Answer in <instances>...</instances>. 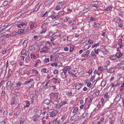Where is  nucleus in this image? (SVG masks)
<instances>
[{
    "label": "nucleus",
    "instance_id": "f257e3e1",
    "mask_svg": "<svg viewBox=\"0 0 124 124\" xmlns=\"http://www.w3.org/2000/svg\"><path fill=\"white\" fill-rule=\"evenodd\" d=\"M59 93H51L49 94V96L51 99L54 100H56L58 97Z\"/></svg>",
    "mask_w": 124,
    "mask_h": 124
},
{
    "label": "nucleus",
    "instance_id": "f03ea898",
    "mask_svg": "<svg viewBox=\"0 0 124 124\" xmlns=\"http://www.w3.org/2000/svg\"><path fill=\"white\" fill-rule=\"evenodd\" d=\"M52 81L51 80H48L46 83L45 84V82H44L43 83V86L45 87L46 89H47L50 87V84L51 83Z\"/></svg>",
    "mask_w": 124,
    "mask_h": 124
},
{
    "label": "nucleus",
    "instance_id": "7ed1b4c3",
    "mask_svg": "<svg viewBox=\"0 0 124 124\" xmlns=\"http://www.w3.org/2000/svg\"><path fill=\"white\" fill-rule=\"evenodd\" d=\"M60 21L58 19H56L54 20L52 22V23L54 25H56L59 24L60 23Z\"/></svg>",
    "mask_w": 124,
    "mask_h": 124
},
{
    "label": "nucleus",
    "instance_id": "20e7f679",
    "mask_svg": "<svg viewBox=\"0 0 124 124\" xmlns=\"http://www.w3.org/2000/svg\"><path fill=\"white\" fill-rule=\"evenodd\" d=\"M98 31H93L92 32L91 35L92 36H97L98 35Z\"/></svg>",
    "mask_w": 124,
    "mask_h": 124
},
{
    "label": "nucleus",
    "instance_id": "39448f33",
    "mask_svg": "<svg viewBox=\"0 0 124 124\" xmlns=\"http://www.w3.org/2000/svg\"><path fill=\"white\" fill-rule=\"evenodd\" d=\"M114 21L116 22H120L122 20L120 18L118 17H116L114 19Z\"/></svg>",
    "mask_w": 124,
    "mask_h": 124
},
{
    "label": "nucleus",
    "instance_id": "423d86ee",
    "mask_svg": "<svg viewBox=\"0 0 124 124\" xmlns=\"http://www.w3.org/2000/svg\"><path fill=\"white\" fill-rule=\"evenodd\" d=\"M61 75L62 78H66L67 77V75L66 72H62Z\"/></svg>",
    "mask_w": 124,
    "mask_h": 124
},
{
    "label": "nucleus",
    "instance_id": "0eeeda50",
    "mask_svg": "<svg viewBox=\"0 0 124 124\" xmlns=\"http://www.w3.org/2000/svg\"><path fill=\"white\" fill-rule=\"evenodd\" d=\"M43 102L44 104L47 105L51 102L52 103V101L51 102L48 99H46L44 100Z\"/></svg>",
    "mask_w": 124,
    "mask_h": 124
},
{
    "label": "nucleus",
    "instance_id": "6e6552de",
    "mask_svg": "<svg viewBox=\"0 0 124 124\" xmlns=\"http://www.w3.org/2000/svg\"><path fill=\"white\" fill-rule=\"evenodd\" d=\"M82 84L81 83L77 84L75 87L76 89L78 90L79 89L82 87Z\"/></svg>",
    "mask_w": 124,
    "mask_h": 124
},
{
    "label": "nucleus",
    "instance_id": "1a4fd4ad",
    "mask_svg": "<svg viewBox=\"0 0 124 124\" xmlns=\"http://www.w3.org/2000/svg\"><path fill=\"white\" fill-rule=\"evenodd\" d=\"M78 116L76 115V114H74L71 118V119L72 121L75 120L77 118H78Z\"/></svg>",
    "mask_w": 124,
    "mask_h": 124
},
{
    "label": "nucleus",
    "instance_id": "9d476101",
    "mask_svg": "<svg viewBox=\"0 0 124 124\" xmlns=\"http://www.w3.org/2000/svg\"><path fill=\"white\" fill-rule=\"evenodd\" d=\"M49 112L50 113V116L53 117L55 115V114L54 111H53V110H50Z\"/></svg>",
    "mask_w": 124,
    "mask_h": 124
},
{
    "label": "nucleus",
    "instance_id": "9b49d317",
    "mask_svg": "<svg viewBox=\"0 0 124 124\" xmlns=\"http://www.w3.org/2000/svg\"><path fill=\"white\" fill-rule=\"evenodd\" d=\"M21 43H22L23 46L25 47L27 46V41L26 40H23L21 41Z\"/></svg>",
    "mask_w": 124,
    "mask_h": 124
},
{
    "label": "nucleus",
    "instance_id": "f8f14e48",
    "mask_svg": "<svg viewBox=\"0 0 124 124\" xmlns=\"http://www.w3.org/2000/svg\"><path fill=\"white\" fill-rule=\"evenodd\" d=\"M98 3V2L97 1H94L91 3L90 5L94 7V6H95L97 5Z\"/></svg>",
    "mask_w": 124,
    "mask_h": 124
},
{
    "label": "nucleus",
    "instance_id": "ddd939ff",
    "mask_svg": "<svg viewBox=\"0 0 124 124\" xmlns=\"http://www.w3.org/2000/svg\"><path fill=\"white\" fill-rule=\"evenodd\" d=\"M104 70V69L103 67L100 66L98 67V71H100L101 72Z\"/></svg>",
    "mask_w": 124,
    "mask_h": 124
},
{
    "label": "nucleus",
    "instance_id": "4468645a",
    "mask_svg": "<svg viewBox=\"0 0 124 124\" xmlns=\"http://www.w3.org/2000/svg\"><path fill=\"white\" fill-rule=\"evenodd\" d=\"M18 100L17 99H14L12 100V104H16L18 103Z\"/></svg>",
    "mask_w": 124,
    "mask_h": 124
},
{
    "label": "nucleus",
    "instance_id": "2eb2a0df",
    "mask_svg": "<svg viewBox=\"0 0 124 124\" xmlns=\"http://www.w3.org/2000/svg\"><path fill=\"white\" fill-rule=\"evenodd\" d=\"M39 117L38 115L37 116V115H34L33 117L32 118L33 121L34 122H36L37 121V118Z\"/></svg>",
    "mask_w": 124,
    "mask_h": 124
},
{
    "label": "nucleus",
    "instance_id": "dca6fc26",
    "mask_svg": "<svg viewBox=\"0 0 124 124\" xmlns=\"http://www.w3.org/2000/svg\"><path fill=\"white\" fill-rule=\"evenodd\" d=\"M91 55L92 57L94 59H95L96 58L97 55L95 54V53L94 51H93L91 53Z\"/></svg>",
    "mask_w": 124,
    "mask_h": 124
},
{
    "label": "nucleus",
    "instance_id": "f3484780",
    "mask_svg": "<svg viewBox=\"0 0 124 124\" xmlns=\"http://www.w3.org/2000/svg\"><path fill=\"white\" fill-rule=\"evenodd\" d=\"M102 50L103 52V54H107L108 53V52L106 50V49L105 48H102Z\"/></svg>",
    "mask_w": 124,
    "mask_h": 124
},
{
    "label": "nucleus",
    "instance_id": "a211bd4d",
    "mask_svg": "<svg viewBox=\"0 0 124 124\" xmlns=\"http://www.w3.org/2000/svg\"><path fill=\"white\" fill-rule=\"evenodd\" d=\"M115 69L114 68H111L108 70L109 72L110 73H113L115 70Z\"/></svg>",
    "mask_w": 124,
    "mask_h": 124
},
{
    "label": "nucleus",
    "instance_id": "6ab92c4d",
    "mask_svg": "<svg viewBox=\"0 0 124 124\" xmlns=\"http://www.w3.org/2000/svg\"><path fill=\"white\" fill-rule=\"evenodd\" d=\"M109 58L111 60H115L116 59V56H111L109 57Z\"/></svg>",
    "mask_w": 124,
    "mask_h": 124
},
{
    "label": "nucleus",
    "instance_id": "aec40b11",
    "mask_svg": "<svg viewBox=\"0 0 124 124\" xmlns=\"http://www.w3.org/2000/svg\"><path fill=\"white\" fill-rule=\"evenodd\" d=\"M62 8L61 6L58 4V5L56 7L55 9L56 10H58Z\"/></svg>",
    "mask_w": 124,
    "mask_h": 124
},
{
    "label": "nucleus",
    "instance_id": "412c9836",
    "mask_svg": "<svg viewBox=\"0 0 124 124\" xmlns=\"http://www.w3.org/2000/svg\"><path fill=\"white\" fill-rule=\"evenodd\" d=\"M100 25L97 23H95L93 24V26L94 27L97 28V27H99Z\"/></svg>",
    "mask_w": 124,
    "mask_h": 124
},
{
    "label": "nucleus",
    "instance_id": "4be33fe9",
    "mask_svg": "<svg viewBox=\"0 0 124 124\" xmlns=\"http://www.w3.org/2000/svg\"><path fill=\"white\" fill-rule=\"evenodd\" d=\"M106 84V82L105 81H102L101 83V85L102 87H104Z\"/></svg>",
    "mask_w": 124,
    "mask_h": 124
},
{
    "label": "nucleus",
    "instance_id": "5701e85b",
    "mask_svg": "<svg viewBox=\"0 0 124 124\" xmlns=\"http://www.w3.org/2000/svg\"><path fill=\"white\" fill-rule=\"evenodd\" d=\"M89 22H91L92 21H95V19L92 17H89Z\"/></svg>",
    "mask_w": 124,
    "mask_h": 124
},
{
    "label": "nucleus",
    "instance_id": "b1692460",
    "mask_svg": "<svg viewBox=\"0 0 124 124\" xmlns=\"http://www.w3.org/2000/svg\"><path fill=\"white\" fill-rule=\"evenodd\" d=\"M39 4H38L36 5L35 6V8L34 10L33 11H37L39 9Z\"/></svg>",
    "mask_w": 124,
    "mask_h": 124
},
{
    "label": "nucleus",
    "instance_id": "393cba45",
    "mask_svg": "<svg viewBox=\"0 0 124 124\" xmlns=\"http://www.w3.org/2000/svg\"><path fill=\"white\" fill-rule=\"evenodd\" d=\"M41 112V111L40 110H39L37 112L36 114L39 116L40 115Z\"/></svg>",
    "mask_w": 124,
    "mask_h": 124
},
{
    "label": "nucleus",
    "instance_id": "a878e982",
    "mask_svg": "<svg viewBox=\"0 0 124 124\" xmlns=\"http://www.w3.org/2000/svg\"><path fill=\"white\" fill-rule=\"evenodd\" d=\"M123 54L122 53H120L118 54V56L117 55V54L116 53V54L115 55L116 56L117 58H119L121 57L122 55Z\"/></svg>",
    "mask_w": 124,
    "mask_h": 124
},
{
    "label": "nucleus",
    "instance_id": "bb28decb",
    "mask_svg": "<svg viewBox=\"0 0 124 124\" xmlns=\"http://www.w3.org/2000/svg\"><path fill=\"white\" fill-rule=\"evenodd\" d=\"M94 53L97 54H98L99 53V49H98L97 50L95 49H94Z\"/></svg>",
    "mask_w": 124,
    "mask_h": 124
},
{
    "label": "nucleus",
    "instance_id": "cd10ccee",
    "mask_svg": "<svg viewBox=\"0 0 124 124\" xmlns=\"http://www.w3.org/2000/svg\"><path fill=\"white\" fill-rule=\"evenodd\" d=\"M31 110L33 111L36 112L37 110V107H33L31 108Z\"/></svg>",
    "mask_w": 124,
    "mask_h": 124
},
{
    "label": "nucleus",
    "instance_id": "c85d7f7f",
    "mask_svg": "<svg viewBox=\"0 0 124 124\" xmlns=\"http://www.w3.org/2000/svg\"><path fill=\"white\" fill-rule=\"evenodd\" d=\"M122 83V82L120 81H118L116 83V86H118L120 85Z\"/></svg>",
    "mask_w": 124,
    "mask_h": 124
},
{
    "label": "nucleus",
    "instance_id": "c756f323",
    "mask_svg": "<svg viewBox=\"0 0 124 124\" xmlns=\"http://www.w3.org/2000/svg\"><path fill=\"white\" fill-rule=\"evenodd\" d=\"M78 109V107L75 108L73 111L72 113H75L77 111Z\"/></svg>",
    "mask_w": 124,
    "mask_h": 124
},
{
    "label": "nucleus",
    "instance_id": "7c9ffc66",
    "mask_svg": "<svg viewBox=\"0 0 124 124\" xmlns=\"http://www.w3.org/2000/svg\"><path fill=\"white\" fill-rule=\"evenodd\" d=\"M23 32V30L22 29L19 30L18 31V33L20 34H22Z\"/></svg>",
    "mask_w": 124,
    "mask_h": 124
},
{
    "label": "nucleus",
    "instance_id": "2f4dec72",
    "mask_svg": "<svg viewBox=\"0 0 124 124\" xmlns=\"http://www.w3.org/2000/svg\"><path fill=\"white\" fill-rule=\"evenodd\" d=\"M112 8V7H109L106 8V9L105 10V11H109L110 10V9H111Z\"/></svg>",
    "mask_w": 124,
    "mask_h": 124
},
{
    "label": "nucleus",
    "instance_id": "473e14b6",
    "mask_svg": "<svg viewBox=\"0 0 124 124\" xmlns=\"http://www.w3.org/2000/svg\"><path fill=\"white\" fill-rule=\"evenodd\" d=\"M26 50L24 49H23L21 51V54L22 55L24 54L25 53H26Z\"/></svg>",
    "mask_w": 124,
    "mask_h": 124
},
{
    "label": "nucleus",
    "instance_id": "72a5a7b5",
    "mask_svg": "<svg viewBox=\"0 0 124 124\" xmlns=\"http://www.w3.org/2000/svg\"><path fill=\"white\" fill-rule=\"evenodd\" d=\"M20 25L22 27L25 26V24L23 22H21L19 24V26Z\"/></svg>",
    "mask_w": 124,
    "mask_h": 124
},
{
    "label": "nucleus",
    "instance_id": "f704fd0d",
    "mask_svg": "<svg viewBox=\"0 0 124 124\" xmlns=\"http://www.w3.org/2000/svg\"><path fill=\"white\" fill-rule=\"evenodd\" d=\"M109 96L108 95V93H105L104 94V97L105 98H108V97Z\"/></svg>",
    "mask_w": 124,
    "mask_h": 124
},
{
    "label": "nucleus",
    "instance_id": "c9c22d12",
    "mask_svg": "<svg viewBox=\"0 0 124 124\" xmlns=\"http://www.w3.org/2000/svg\"><path fill=\"white\" fill-rule=\"evenodd\" d=\"M67 70H68L67 67H65L64 68H63V70H62V72H67Z\"/></svg>",
    "mask_w": 124,
    "mask_h": 124
},
{
    "label": "nucleus",
    "instance_id": "e433bc0d",
    "mask_svg": "<svg viewBox=\"0 0 124 124\" xmlns=\"http://www.w3.org/2000/svg\"><path fill=\"white\" fill-rule=\"evenodd\" d=\"M99 45V43H98L97 44H95L94 45H93L92 46V48H93L94 47H96L98 46Z\"/></svg>",
    "mask_w": 124,
    "mask_h": 124
},
{
    "label": "nucleus",
    "instance_id": "4c0bfd02",
    "mask_svg": "<svg viewBox=\"0 0 124 124\" xmlns=\"http://www.w3.org/2000/svg\"><path fill=\"white\" fill-rule=\"evenodd\" d=\"M8 1H5L3 3L2 5L4 6H6L8 4Z\"/></svg>",
    "mask_w": 124,
    "mask_h": 124
},
{
    "label": "nucleus",
    "instance_id": "58836bf2",
    "mask_svg": "<svg viewBox=\"0 0 124 124\" xmlns=\"http://www.w3.org/2000/svg\"><path fill=\"white\" fill-rule=\"evenodd\" d=\"M84 49L85 50H86L88 49L89 48V47H88V45H85L84 46Z\"/></svg>",
    "mask_w": 124,
    "mask_h": 124
},
{
    "label": "nucleus",
    "instance_id": "ea45409f",
    "mask_svg": "<svg viewBox=\"0 0 124 124\" xmlns=\"http://www.w3.org/2000/svg\"><path fill=\"white\" fill-rule=\"evenodd\" d=\"M36 56L34 54H31V59H36Z\"/></svg>",
    "mask_w": 124,
    "mask_h": 124
},
{
    "label": "nucleus",
    "instance_id": "a19ab883",
    "mask_svg": "<svg viewBox=\"0 0 124 124\" xmlns=\"http://www.w3.org/2000/svg\"><path fill=\"white\" fill-rule=\"evenodd\" d=\"M31 71L33 73H35V74L34 75H36L37 73L38 72L37 70H34L33 69H32Z\"/></svg>",
    "mask_w": 124,
    "mask_h": 124
},
{
    "label": "nucleus",
    "instance_id": "79ce46f5",
    "mask_svg": "<svg viewBox=\"0 0 124 124\" xmlns=\"http://www.w3.org/2000/svg\"><path fill=\"white\" fill-rule=\"evenodd\" d=\"M11 82L10 81H8L6 84L7 85V88L8 87H9L10 85Z\"/></svg>",
    "mask_w": 124,
    "mask_h": 124
},
{
    "label": "nucleus",
    "instance_id": "37998d69",
    "mask_svg": "<svg viewBox=\"0 0 124 124\" xmlns=\"http://www.w3.org/2000/svg\"><path fill=\"white\" fill-rule=\"evenodd\" d=\"M88 43L91 44H93V42L91 40H88Z\"/></svg>",
    "mask_w": 124,
    "mask_h": 124
},
{
    "label": "nucleus",
    "instance_id": "c03bdc74",
    "mask_svg": "<svg viewBox=\"0 0 124 124\" xmlns=\"http://www.w3.org/2000/svg\"><path fill=\"white\" fill-rule=\"evenodd\" d=\"M26 107H29V106L30 105V103L28 101H26Z\"/></svg>",
    "mask_w": 124,
    "mask_h": 124
},
{
    "label": "nucleus",
    "instance_id": "a18cd8bd",
    "mask_svg": "<svg viewBox=\"0 0 124 124\" xmlns=\"http://www.w3.org/2000/svg\"><path fill=\"white\" fill-rule=\"evenodd\" d=\"M88 55L85 53V54H83L82 55V56L84 57H87L88 56Z\"/></svg>",
    "mask_w": 124,
    "mask_h": 124
},
{
    "label": "nucleus",
    "instance_id": "49530a36",
    "mask_svg": "<svg viewBox=\"0 0 124 124\" xmlns=\"http://www.w3.org/2000/svg\"><path fill=\"white\" fill-rule=\"evenodd\" d=\"M58 72L59 71L58 70H55L53 72V73L54 74H55L58 73Z\"/></svg>",
    "mask_w": 124,
    "mask_h": 124
},
{
    "label": "nucleus",
    "instance_id": "de8ad7c7",
    "mask_svg": "<svg viewBox=\"0 0 124 124\" xmlns=\"http://www.w3.org/2000/svg\"><path fill=\"white\" fill-rule=\"evenodd\" d=\"M51 65L52 66H55V67H56L57 66V64L56 63H53L51 64Z\"/></svg>",
    "mask_w": 124,
    "mask_h": 124
},
{
    "label": "nucleus",
    "instance_id": "09e8293b",
    "mask_svg": "<svg viewBox=\"0 0 124 124\" xmlns=\"http://www.w3.org/2000/svg\"><path fill=\"white\" fill-rule=\"evenodd\" d=\"M58 4L61 6L62 7L64 5V3L62 2H60Z\"/></svg>",
    "mask_w": 124,
    "mask_h": 124
},
{
    "label": "nucleus",
    "instance_id": "8fccbe9b",
    "mask_svg": "<svg viewBox=\"0 0 124 124\" xmlns=\"http://www.w3.org/2000/svg\"><path fill=\"white\" fill-rule=\"evenodd\" d=\"M34 39L35 40H37L38 39V36H33V37Z\"/></svg>",
    "mask_w": 124,
    "mask_h": 124
},
{
    "label": "nucleus",
    "instance_id": "3c124183",
    "mask_svg": "<svg viewBox=\"0 0 124 124\" xmlns=\"http://www.w3.org/2000/svg\"><path fill=\"white\" fill-rule=\"evenodd\" d=\"M44 61L46 63L48 62L49 61V59L46 58H45L44 60Z\"/></svg>",
    "mask_w": 124,
    "mask_h": 124
},
{
    "label": "nucleus",
    "instance_id": "603ef678",
    "mask_svg": "<svg viewBox=\"0 0 124 124\" xmlns=\"http://www.w3.org/2000/svg\"><path fill=\"white\" fill-rule=\"evenodd\" d=\"M12 70L11 69H10L9 70V76H8V78L9 77V76H10L11 75V74L12 73Z\"/></svg>",
    "mask_w": 124,
    "mask_h": 124
},
{
    "label": "nucleus",
    "instance_id": "864d4df0",
    "mask_svg": "<svg viewBox=\"0 0 124 124\" xmlns=\"http://www.w3.org/2000/svg\"><path fill=\"white\" fill-rule=\"evenodd\" d=\"M52 43L50 42L49 41H48L46 42V45L47 46H48V45H51Z\"/></svg>",
    "mask_w": 124,
    "mask_h": 124
},
{
    "label": "nucleus",
    "instance_id": "5fc2aeb1",
    "mask_svg": "<svg viewBox=\"0 0 124 124\" xmlns=\"http://www.w3.org/2000/svg\"><path fill=\"white\" fill-rule=\"evenodd\" d=\"M116 82H115L114 83H112L111 84V86L112 87H114L115 86H116Z\"/></svg>",
    "mask_w": 124,
    "mask_h": 124
},
{
    "label": "nucleus",
    "instance_id": "6e6d98bb",
    "mask_svg": "<svg viewBox=\"0 0 124 124\" xmlns=\"http://www.w3.org/2000/svg\"><path fill=\"white\" fill-rule=\"evenodd\" d=\"M46 70V68H44L42 69L41 71V72H42L45 73Z\"/></svg>",
    "mask_w": 124,
    "mask_h": 124
},
{
    "label": "nucleus",
    "instance_id": "4d7b16f0",
    "mask_svg": "<svg viewBox=\"0 0 124 124\" xmlns=\"http://www.w3.org/2000/svg\"><path fill=\"white\" fill-rule=\"evenodd\" d=\"M64 13V11H61L59 12H58V14L59 15H62V14H63Z\"/></svg>",
    "mask_w": 124,
    "mask_h": 124
},
{
    "label": "nucleus",
    "instance_id": "13d9d810",
    "mask_svg": "<svg viewBox=\"0 0 124 124\" xmlns=\"http://www.w3.org/2000/svg\"><path fill=\"white\" fill-rule=\"evenodd\" d=\"M5 91H2V92L1 93V95H2V96H5Z\"/></svg>",
    "mask_w": 124,
    "mask_h": 124
},
{
    "label": "nucleus",
    "instance_id": "bf43d9fd",
    "mask_svg": "<svg viewBox=\"0 0 124 124\" xmlns=\"http://www.w3.org/2000/svg\"><path fill=\"white\" fill-rule=\"evenodd\" d=\"M57 119H55L53 121V123L54 124H56Z\"/></svg>",
    "mask_w": 124,
    "mask_h": 124
},
{
    "label": "nucleus",
    "instance_id": "052dcab7",
    "mask_svg": "<svg viewBox=\"0 0 124 124\" xmlns=\"http://www.w3.org/2000/svg\"><path fill=\"white\" fill-rule=\"evenodd\" d=\"M31 82V79H30L29 81H26L25 83L26 84H27Z\"/></svg>",
    "mask_w": 124,
    "mask_h": 124
},
{
    "label": "nucleus",
    "instance_id": "680f3d73",
    "mask_svg": "<svg viewBox=\"0 0 124 124\" xmlns=\"http://www.w3.org/2000/svg\"><path fill=\"white\" fill-rule=\"evenodd\" d=\"M110 64V62L109 61H107L106 63V65L108 67V66Z\"/></svg>",
    "mask_w": 124,
    "mask_h": 124
},
{
    "label": "nucleus",
    "instance_id": "e2e57ef3",
    "mask_svg": "<svg viewBox=\"0 0 124 124\" xmlns=\"http://www.w3.org/2000/svg\"><path fill=\"white\" fill-rule=\"evenodd\" d=\"M46 30H43L42 31L40 32L41 33H45L46 31Z\"/></svg>",
    "mask_w": 124,
    "mask_h": 124
},
{
    "label": "nucleus",
    "instance_id": "0e129e2a",
    "mask_svg": "<svg viewBox=\"0 0 124 124\" xmlns=\"http://www.w3.org/2000/svg\"><path fill=\"white\" fill-rule=\"evenodd\" d=\"M64 50L65 51H68L69 50V48L67 47H65L64 48Z\"/></svg>",
    "mask_w": 124,
    "mask_h": 124
},
{
    "label": "nucleus",
    "instance_id": "69168bd1",
    "mask_svg": "<svg viewBox=\"0 0 124 124\" xmlns=\"http://www.w3.org/2000/svg\"><path fill=\"white\" fill-rule=\"evenodd\" d=\"M14 85V84L13 83H12L11 84V86L10 87V89H13L14 87H13V86Z\"/></svg>",
    "mask_w": 124,
    "mask_h": 124
},
{
    "label": "nucleus",
    "instance_id": "338daca9",
    "mask_svg": "<svg viewBox=\"0 0 124 124\" xmlns=\"http://www.w3.org/2000/svg\"><path fill=\"white\" fill-rule=\"evenodd\" d=\"M91 83L90 82H89L87 84V85L88 87H89L91 86Z\"/></svg>",
    "mask_w": 124,
    "mask_h": 124
},
{
    "label": "nucleus",
    "instance_id": "774afa93",
    "mask_svg": "<svg viewBox=\"0 0 124 124\" xmlns=\"http://www.w3.org/2000/svg\"><path fill=\"white\" fill-rule=\"evenodd\" d=\"M88 11V9L86 8H84V12L86 13Z\"/></svg>",
    "mask_w": 124,
    "mask_h": 124
}]
</instances>
